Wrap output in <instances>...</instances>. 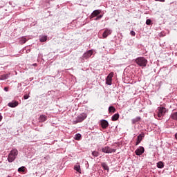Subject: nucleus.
<instances>
[{"mask_svg": "<svg viewBox=\"0 0 177 177\" xmlns=\"http://www.w3.org/2000/svg\"><path fill=\"white\" fill-rule=\"evenodd\" d=\"M18 153H19L18 150L15 149L10 151V154H8V161L10 162L15 161L16 157H17L18 156Z\"/></svg>", "mask_w": 177, "mask_h": 177, "instance_id": "f257e3e1", "label": "nucleus"}, {"mask_svg": "<svg viewBox=\"0 0 177 177\" xmlns=\"http://www.w3.org/2000/svg\"><path fill=\"white\" fill-rule=\"evenodd\" d=\"M136 63L140 67H146L147 60L144 57H139L136 59Z\"/></svg>", "mask_w": 177, "mask_h": 177, "instance_id": "f03ea898", "label": "nucleus"}, {"mask_svg": "<svg viewBox=\"0 0 177 177\" xmlns=\"http://www.w3.org/2000/svg\"><path fill=\"white\" fill-rule=\"evenodd\" d=\"M87 118L86 113L80 114L75 121V124L81 123L82 121L85 120Z\"/></svg>", "mask_w": 177, "mask_h": 177, "instance_id": "7ed1b4c3", "label": "nucleus"}, {"mask_svg": "<svg viewBox=\"0 0 177 177\" xmlns=\"http://www.w3.org/2000/svg\"><path fill=\"white\" fill-rule=\"evenodd\" d=\"M158 118H162L165 115V113H167V109H165V107H158Z\"/></svg>", "mask_w": 177, "mask_h": 177, "instance_id": "20e7f679", "label": "nucleus"}, {"mask_svg": "<svg viewBox=\"0 0 177 177\" xmlns=\"http://www.w3.org/2000/svg\"><path fill=\"white\" fill-rule=\"evenodd\" d=\"M114 73H109V75L106 77V84L107 85H111L112 84V77H113Z\"/></svg>", "mask_w": 177, "mask_h": 177, "instance_id": "39448f33", "label": "nucleus"}, {"mask_svg": "<svg viewBox=\"0 0 177 177\" xmlns=\"http://www.w3.org/2000/svg\"><path fill=\"white\" fill-rule=\"evenodd\" d=\"M103 153H115L116 151L115 149H111L109 147H105L102 149Z\"/></svg>", "mask_w": 177, "mask_h": 177, "instance_id": "423d86ee", "label": "nucleus"}, {"mask_svg": "<svg viewBox=\"0 0 177 177\" xmlns=\"http://www.w3.org/2000/svg\"><path fill=\"white\" fill-rule=\"evenodd\" d=\"M144 151H145V148L143 147H138V149L135 151V153L137 156H142Z\"/></svg>", "mask_w": 177, "mask_h": 177, "instance_id": "0eeeda50", "label": "nucleus"}, {"mask_svg": "<svg viewBox=\"0 0 177 177\" xmlns=\"http://www.w3.org/2000/svg\"><path fill=\"white\" fill-rule=\"evenodd\" d=\"M101 126L102 129H107L109 126V123L108 121L105 120H102L101 121Z\"/></svg>", "mask_w": 177, "mask_h": 177, "instance_id": "6e6552de", "label": "nucleus"}, {"mask_svg": "<svg viewBox=\"0 0 177 177\" xmlns=\"http://www.w3.org/2000/svg\"><path fill=\"white\" fill-rule=\"evenodd\" d=\"M111 32H112V31H111V30L106 28V29L105 30V31L103 32V34H102L103 38H104V39L107 38V37H109V35H111Z\"/></svg>", "mask_w": 177, "mask_h": 177, "instance_id": "1a4fd4ad", "label": "nucleus"}, {"mask_svg": "<svg viewBox=\"0 0 177 177\" xmlns=\"http://www.w3.org/2000/svg\"><path fill=\"white\" fill-rule=\"evenodd\" d=\"M18 105H19V102L18 101H12V102L8 104V106H10V108H15Z\"/></svg>", "mask_w": 177, "mask_h": 177, "instance_id": "9d476101", "label": "nucleus"}, {"mask_svg": "<svg viewBox=\"0 0 177 177\" xmlns=\"http://www.w3.org/2000/svg\"><path fill=\"white\" fill-rule=\"evenodd\" d=\"M101 13V10H97L93 12V13L91 14V15H90V18H95L96 17L97 15H99Z\"/></svg>", "mask_w": 177, "mask_h": 177, "instance_id": "9b49d317", "label": "nucleus"}, {"mask_svg": "<svg viewBox=\"0 0 177 177\" xmlns=\"http://www.w3.org/2000/svg\"><path fill=\"white\" fill-rule=\"evenodd\" d=\"M143 137H145L144 134H140V135L138 136L137 142L136 143V146H138L140 143V142H142V140L143 139Z\"/></svg>", "mask_w": 177, "mask_h": 177, "instance_id": "f8f14e48", "label": "nucleus"}, {"mask_svg": "<svg viewBox=\"0 0 177 177\" xmlns=\"http://www.w3.org/2000/svg\"><path fill=\"white\" fill-rule=\"evenodd\" d=\"M92 55H93V50H90L87 53H85L84 54V58L88 59L91 57Z\"/></svg>", "mask_w": 177, "mask_h": 177, "instance_id": "ddd939ff", "label": "nucleus"}, {"mask_svg": "<svg viewBox=\"0 0 177 177\" xmlns=\"http://www.w3.org/2000/svg\"><path fill=\"white\" fill-rule=\"evenodd\" d=\"M45 121H47V116L45 115H41L39 118V122H44Z\"/></svg>", "mask_w": 177, "mask_h": 177, "instance_id": "4468645a", "label": "nucleus"}, {"mask_svg": "<svg viewBox=\"0 0 177 177\" xmlns=\"http://www.w3.org/2000/svg\"><path fill=\"white\" fill-rule=\"evenodd\" d=\"M120 118V114L119 113H115V115H113L111 118V120L112 121H117Z\"/></svg>", "mask_w": 177, "mask_h": 177, "instance_id": "2eb2a0df", "label": "nucleus"}, {"mask_svg": "<svg viewBox=\"0 0 177 177\" xmlns=\"http://www.w3.org/2000/svg\"><path fill=\"white\" fill-rule=\"evenodd\" d=\"M170 118L177 121V112H174L173 113H171Z\"/></svg>", "mask_w": 177, "mask_h": 177, "instance_id": "dca6fc26", "label": "nucleus"}, {"mask_svg": "<svg viewBox=\"0 0 177 177\" xmlns=\"http://www.w3.org/2000/svg\"><path fill=\"white\" fill-rule=\"evenodd\" d=\"M116 109L113 106H111L109 107V113H115Z\"/></svg>", "mask_w": 177, "mask_h": 177, "instance_id": "f3484780", "label": "nucleus"}, {"mask_svg": "<svg viewBox=\"0 0 177 177\" xmlns=\"http://www.w3.org/2000/svg\"><path fill=\"white\" fill-rule=\"evenodd\" d=\"M74 169L77 171L78 173L81 174V167L80 165H75Z\"/></svg>", "mask_w": 177, "mask_h": 177, "instance_id": "a211bd4d", "label": "nucleus"}, {"mask_svg": "<svg viewBox=\"0 0 177 177\" xmlns=\"http://www.w3.org/2000/svg\"><path fill=\"white\" fill-rule=\"evenodd\" d=\"M164 167V163L162 162H159L157 163V168L162 169Z\"/></svg>", "mask_w": 177, "mask_h": 177, "instance_id": "6ab92c4d", "label": "nucleus"}, {"mask_svg": "<svg viewBox=\"0 0 177 177\" xmlns=\"http://www.w3.org/2000/svg\"><path fill=\"white\" fill-rule=\"evenodd\" d=\"M141 120L140 117H137L132 120V123L136 124V122H139Z\"/></svg>", "mask_w": 177, "mask_h": 177, "instance_id": "aec40b11", "label": "nucleus"}, {"mask_svg": "<svg viewBox=\"0 0 177 177\" xmlns=\"http://www.w3.org/2000/svg\"><path fill=\"white\" fill-rule=\"evenodd\" d=\"M102 167L105 170H107V171L109 170V166H107V165L106 163H104V162L102 163Z\"/></svg>", "mask_w": 177, "mask_h": 177, "instance_id": "412c9836", "label": "nucleus"}, {"mask_svg": "<svg viewBox=\"0 0 177 177\" xmlns=\"http://www.w3.org/2000/svg\"><path fill=\"white\" fill-rule=\"evenodd\" d=\"M74 139L75 140H80V139H81V134H80V133L75 134Z\"/></svg>", "mask_w": 177, "mask_h": 177, "instance_id": "4be33fe9", "label": "nucleus"}, {"mask_svg": "<svg viewBox=\"0 0 177 177\" xmlns=\"http://www.w3.org/2000/svg\"><path fill=\"white\" fill-rule=\"evenodd\" d=\"M8 77H9V75H3L1 77L0 80H8Z\"/></svg>", "mask_w": 177, "mask_h": 177, "instance_id": "5701e85b", "label": "nucleus"}, {"mask_svg": "<svg viewBox=\"0 0 177 177\" xmlns=\"http://www.w3.org/2000/svg\"><path fill=\"white\" fill-rule=\"evenodd\" d=\"M47 41V36H43L40 38L41 42H45Z\"/></svg>", "mask_w": 177, "mask_h": 177, "instance_id": "b1692460", "label": "nucleus"}, {"mask_svg": "<svg viewBox=\"0 0 177 177\" xmlns=\"http://www.w3.org/2000/svg\"><path fill=\"white\" fill-rule=\"evenodd\" d=\"M26 42H27V39H26L25 37H22L20 40V44H24Z\"/></svg>", "mask_w": 177, "mask_h": 177, "instance_id": "393cba45", "label": "nucleus"}, {"mask_svg": "<svg viewBox=\"0 0 177 177\" xmlns=\"http://www.w3.org/2000/svg\"><path fill=\"white\" fill-rule=\"evenodd\" d=\"M18 172H25V167H19L18 168Z\"/></svg>", "mask_w": 177, "mask_h": 177, "instance_id": "a878e982", "label": "nucleus"}, {"mask_svg": "<svg viewBox=\"0 0 177 177\" xmlns=\"http://www.w3.org/2000/svg\"><path fill=\"white\" fill-rule=\"evenodd\" d=\"M92 155L94 156V157H98L99 156V152L96 151H94L92 152Z\"/></svg>", "mask_w": 177, "mask_h": 177, "instance_id": "bb28decb", "label": "nucleus"}, {"mask_svg": "<svg viewBox=\"0 0 177 177\" xmlns=\"http://www.w3.org/2000/svg\"><path fill=\"white\" fill-rule=\"evenodd\" d=\"M146 24L147 26H149L150 24H151V19H147Z\"/></svg>", "mask_w": 177, "mask_h": 177, "instance_id": "cd10ccee", "label": "nucleus"}, {"mask_svg": "<svg viewBox=\"0 0 177 177\" xmlns=\"http://www.w3.org/2000/svg\"><path fill=\"white\" fill-rule=\"evenodd\" d=\"M101 18H102V15H98L96 19H95V20L98 21L100 20Z\"/></svg>", "mask_w": 177, "mask_h": 177, "instance_id": "c85d7f7f", "label": "nucleus"}, {"mask_svg": "<svg viewBox=\"0 0 177 177\" xmlns=\"http://www.w3.org/2000/svg\"><path fill=\"white\" fill-rule=\"evenodd\" d=\"M24 98V100H28L29 98V95H25Z\"/></svg>", "mask_w": 177, "mask_h": 177, "instance_id": "c756f323", "label": "nucleus"}, {"mask_svg": "<svg viewBox=\"0 0 177 177\" xmlns=\"http://www.w3.org/2000/svg\"><path fill=\"white\" fill-rule=\"evenodd\" d=\"M131 35L134 37L136 35V32L134 31L131 32Z\"/></svg>", "mask_w": 177, "mask_h": 177, "instance_id": "7c9ffc66", "label": "nucleus"}, {"mask_svg": "<svg viewBox=\"0 0 177 177\" xmlns=\"http://www.w3.org/2000/svg\"><path fill=\"white\" fill-rule=\"evenodd\" d=\"M3 90H5L6 92H8V87H5V88H3Z\"/></svg>", "mask_w": 177, "mask_h": 177, "instance_id": "2f4dec72", "label": "nucleus"}, {"mask_svg": "<svg viewBox=\"0 0 177 177\" xmlns=\"http://www.w3.org/2000/svg\"><path fill=\"white\" fill-rule=\"evenodd\" d=\"M165 0H155V1L165 2Z\"/></svg>", "mask_w": 177, "mask_h": 177, "instance_id": "473e14b6", "label": "nucleus"}, {"mask_svg": "<svg viewBox=\"0 0 177 177\" xmlns=\"http://www.w3.org/2000/svg\"><path fill=\"white\" fill-rule=\"evenodd\" d=\"M175 138L177 140V133L175 134Z\"/></svg>", "mask_w": 177, "mask_h": 177, "instance_id": "72a5a7b5", "label": "nucleus"}, {"mask_svg": "<svg viewBox=\"0 0 177 177\" xmlns=\"http://www.w3.org/2000/svg\"><path fill=\"white\" fill-rule=\"evenodd\" d=\"M2 120V116L0 115V122Z\"/></svg>", "mask_w": 177, "mask_h": 177, "instance_id": "f704fd0d", "label": "nucleus"}, {"mask_svg": "<svg viewBox=\"0 0 177 177\" xmlns=\"http://www.w3.org/2000/svg\"><path fill=\"white\" fill-rule=\"evenodd\" d=\"M34 65V66H37V64H33Z\"/></svg>", "mask_w": 177, "mask_h": 177, "instance_id": "c9c22d12", "label": "nucleus"}]
</instances>
